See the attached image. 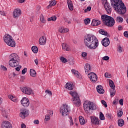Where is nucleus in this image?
<instances>
[{
  "mask_svg": "<svg viewBox=\"0 0 128 128\" xmlns=\"http://www.w3.org/2000/svg\"><path fill=\"white\" fill-rule=\"evenodd\" d=\"M84 44L88 48H96L98 46V40L94 35L88 34L84 36Z\"/></svg>",
  "mask_w": 128,
  "mask_h": 128,
  "instance_id": "f257e3e1",
  "label": "nucleus"
},
{
  "mask_svg": "<svg viewBox=\"0 0 128 128\" xmlns=\"http://www.w3.org/2000/svg\"><path fill=\"white\" fill-rule=\"evenodd\" d=\"M111 6L120 14H124L126 12V7L122 0H110Z\"/></svg>",
  "mask_w": 128,
  "mask_h": 128,
  "instance_id": "f03ea898",
  "label": "nucleus"
},
{
  "mask_svg": "<svg viewBox=\"0 0 128 128\" xmlns=\"http://www.w3.org/2000/svg\"><path fill=\"white\" fill-rule=\"evenodd\" d=\"M84 109L87 114H90L91 110H94L96 108V106L94 102L86 100L83 104Z\"/></svg>",
  "mask_w": 128,
  "mask_h": 128,
  "instance_id": "7ed1b4c3",
  "label": "nucleus"
},
{
  "mask_svg": "<svg viewBox=\"0 0 128 128\" xmlns=\"http://www.w3.org/2000/svg\"><path fill=\"white\" fill-rule=\"evenodd\" d=\"M101 20L104 24L109 28L114 26V19L112 16L106 14H103L101 16Z\"/></svg>",
  "mask_w": 128,
  "mask_h": 128,
  "instance_id": "20e7f679",
  "label": "nucleus"
},
{
  "mask_svg": "<svg viewBox=\"0 0 128 128\" xmlns=\"http://www.w3.org/2000/svg\"><path fill=\"white\" fill-rule=\"evenodd\" d=\"M10 60H9V66L12 68H16L20 64V58L16 53L12 54L10 56Z\"/></svg>",
  "mask_w": 128,
  "mask_h": 128,
  "instance_id": "39448f33",
  "label": "nucleus"
},
{
  "mask_svg": "<svg viewBox=\"0 0 128 128\" xmlns=\"http://www.w3.org/2000/svg\"><path fill=\"white\" fill-rule=\"evenodd\" d=\"M70 94L72 96V102L76 106H80L82 104V102H80V99L78 95L76 92H70Z\"/></svg>",
  "mask_w": 128,
  "mask_h": 128,
  "instance_id": "423d86ee",
  "label": "nucleus"
},
{
  "mask_svg": "<svg viewBox=\"0 0 128 128\" xmlns=\"http://www.w3.org/2000/svg\"><path fill=\"white\" fill-rule=\"evenodd\" d=\"M70 108L68 104H64L60 108V112L63 116H66L70 114Z\"/></svg>",
  "mask_w": 128,
  "mask_h": 128,
  "instance_id": "0eeeda50",
  "label": "nucleus"
},
{
  "mask_svg": "<svg viewBox=\"0 0 128 128\" xmlns=\"http://www.w3.org/2000/svg\"><path fill=\"white\" fill-rule=\"evenodd\" d=\"M88 78L92 82H96L98 80V76L94 72H90L88 75Z\"/></svg>",
  "mask_w": 128,
  "mask_h": 128,
  "instance_id": "6e6552de",
  "label": "nucleus"
},
{
  "mask_svg": "<svg viewBox=\"0 0 128 128\" xmlns=\"http://www.w3.org/2000/svg\"><path fill=\"white\" fill-rule=\"evenodd\" d=\"M20 90L22 93L30 95L34 94L32 88L28 87H23L21 88Z\"/></svg>",
  "mask_w": 128,
  "mask_h": 128,
  "instance_id": "1a4fd4ad",
  "label": "nucleus"
},
{
  "mask_svg": "<svg viewBox=\"0 0 128 128\" xmlns=\"http://www.w3.org/2000/svg\"><path fill=\"white\" fill-rule=\"evenodd\" d=\"M20 102L23 106H24V108H28V106H30V101L28 100V99L26 98H24L20 100Z\"/></svg>",
  "mask_w": 128,
  "mask_h": 128,
  "instance_id": "9d476101",
  "label": "nucleus"
},
{
  "mask_svg": "<svg viewBox=\"0 0 128 128\" xmlns=\"http://www.w3.org/2000/svg\"><path fill=\"white\" fill-rule=\"evenodd\" d=\"M28 116V112L26 109H22L20 114V116L22 118H26Z\"/></svg>",
  "mask_w": 128,
  "mask_h": 128,
  "instance_id": "9b49d317",
  "label": "nucleus"
},
{
  "mask_svg": "<svg viewBox=\"0 0 128 128\" xmlns=\"http://www.w3.org/2000/svg\"><path fill=\"white\" fill-rule=\"evenodd\" d=\"M104 7L108 14H110V12H112V7L110 6V3L108 2L107 0H106V2H105Z\"/></svg>",
  "mask_w": 128,
  "mask_h": 128,
  "instance_id": "f8f14e48",
  "label": "nucleus"
},
{
  "mask_svg": "<svg viewBox=\"0 0 128 128\" xmlns=\"http://www.w3.org/2000/svg\"><path fill=\"white\" fill-rule=\"evenodd\" d=\"M22 14V11L18 8L14 10L13 12V16L15 18H18Z\"/></svg>",
  "mask_w": 128,
  "mask_h": 128,
  "instance_id": "ddd939ff",
  "label": "nucleus"
},
{
  "mask_svg": "<svg viewBox=\"0 0 128 128\" xmlns=\"http://www.w3.org/2000/svg\"><path fill=\"white\" fill-rule=\"evenodd\" d=\"M2 128H12L11 124L8 121H4L2 124Z\"/></svg>",
  "mask_w": 128,
  "mask_h": 128,
  "instance_id": "4468645a",
  "label": "nucleus"
},
{
  "mask_svg": "<svg viewBox=\"0 0 128 128\" xmlns=\"http://www.w3.org/2000/svg\"><path fill=\"white\" fill-rule=\"evenodd\" d=\"M102 45L104 46H105V48H106V46H108L110 45V38H104L102 42Z\"/></svg>",
  "mask_w": 128,
  "mask_h": 128,
  "instance_id": "2eb2a0df",
  "label": "nucleus"
},
{
  "mask_svg": "<svg viewBox=\"0 0 128 128\" xmlns=\"http://www.w3.org/2000/svg\"><path fill=\"white\" fill-rule=\"evenodd\" d=\"M4 42H6V44H8L10 41H12L11 40H12V36H10V35L8 34H6L4 36Z\"/></svg>",
  "mask_w": 128,
  "mask_h": 128,
  "instance_id": "dca6fc26",
  "label": "nucleus"
},
{
  "mask_svg": "<svg viewBox=\"0 0 128 128\" xmlns=\"http://www.w3.org/2000/svg\"><path fill=\"white\" fill-rule=\"evenodd\" d=\"M84 70L86 74H88V72H90L92 71V66H90V64H85Z\"/></svg>",
  "mask_w": 128,
  "mask_h": 128,
  "instance_id": "f3484780",
  "label": "nucleus"
},
{
  "mask_svg": "<svg viewBox=\"0 0 128 128\" xmlns=\"http://www.w3.org/2000/svg\"><path fill=\"white\" fill-rule=\"evenodd\" d=\"M46 38L42 36L39 39V44L40 46H44L46 44Z\"/></svg>",
  "mask_w": 128,
  "mask_h": 128,
  "instance_id": "a211bd4d",
  "label": "nucleus"
},
{
  "mask_svg": "<svg viewBox=\"0 0 128 128\" xmlns=\"http://www.w3.org/2000/svg\"><path fill=\"white\" fill-rule=\"evenodd\" d=\"M91 122H92L93 124L98 125L100 124V120L96 117L91 118Z\"/></svg>",
  "mask_w": 128,
  "mask_h": 128,
  "instance_id": "6ab92c4d",
  "label": "nucleus"
},
{
  "mask_svg": "<svg viewBox=\"0 0 128 128\" xmlns=\"http://www.w3.org/2000/svg\"><path fill=\"white\" fill-rule=\"evenodd\" d=\"M96 90H97V92H98V94H104V89H102V85L98 86L96 87Z\"/></svg>",
  "mask_w": 128,
  "mask_h": 128,
  "instance_id": "aec40b11",
  "label": "nucleus"
},
{
  "mask_svg": "<svg viewBox=\"0 0 128 128\" xmlns=\"http://www.w3.org/2000/svg\"><path fill=\"white\" fill-rule=\"evenodd\" d=\"M100 21L98 20H96V19H94L92 22V26H100Z\"/></svg>",
  "mask_w": 128,
  "mask_h": 128,
  "instance_id": "412c9836",
  "label": "nucleus"
},
{
  "mask_svg": "<svg viewBox=\"0 0 128 128\" xmlns=\"http://www.w3.org/2000/svg\"><path fill=\"white\" fill-rule=\"evenodd\" d=\"M67 4L69 10H74V4H72V2L70 0H67Z\"/></svg>",
  "mask_w": 128,
  "mask_h": 128,
  "instance_id": "4be33fe9",
  "label": "nucleus"
},
{
  "mask_svg": "<svg viewBox=\"0 0 128 128\" xmlns=\"http://www.w3.org/2000/svg\"><path fill=\"white\" fill-rule=\"evenodd\" d=\"M99 32L101 34H102L103 36H106L107 38H110V34L108 33V32L102 29H100L99 30Z\"/></svg>",
  "mask_w": 128,
  "mask_h": 128,
  "instance_id": "5701e85b",
  "label": "nucleus"
},
{
  "mask_svg": "<svg viewBox=\"0 0 128 128\" xmlns=\"http://www.w3.org/2000/svg\"><path fill=\"white\" fill-rule=\"evenodd\" d=\"M6 44L9 46H11L12 48H14L16 46V42L13 39L11 40V41H9Z\"/></svg>",
  "mask_w": 128,
  "mask_h": 128,
  "instance_id": "b1692460",
  "label": "nucleus"
},
{
  "mask_svg": "<svg viewBox=\"0 0 128 128\" xmlns=\"http://www.w3.org/2000/svg\"><path fill=\"white\" fill-rule=\"evenodd\" d=\"M65 88H68V90H74V84L70 82L67 83L65 85Z\"/></svg>",
  "mask_w": 128,
  "mask_h": 128,
  "instance_id": "393cba45",
  "label": "nucleus"
},
{
  "mask_svg": "<svg viewBox=\"0 0 128 128\" xmlns=\"http://www.w3.org/2000/svg\"><path fill=\"white\" fill-rule=\"evenodd\" d=\"M70 30H68V28H64L62 27H60L58 30L59 32H60L61 34H64V32H68Z\"/></svg>",
  "mask_w": 128,
  "mask_h": 128,
  "instance_id": "a878e982",
  "label": "nucleus"
},
{
  "mask_svg": "<svg viewBox=\"0 0 128 128\" xmlns=\"http://www.w3.org/2000/svg\"><path fill=\"white\" fill-rule=\"evenodd\" d=\"M72 74H74L75 76H76V78H80V72H78V71L76 70L72 69Z\"/></svg>",
  "mask_w": 128,
  "mask_h": 128,
  "instance_id": "bb28decb",
  "label": "nucleus"
},
{
  "mask_svg": "<svg viewBox=\"0 0 128 128\" xmlns=\"http://www.w3.org/2000/svg\"><path fill=\"white\" fill-rule=\"evenodd\" d=\"M8 98L14 102H18V100H16V98L14 96L9 95L8 96Z\"/></svg>",
  "mask_w": 128,
  "mask_h": 128,
  "instance_id": "cd10ccee",
  "label": "nucleus"
},
{
  "mask_svg": "<svg viewBox=\"0 0 128 128\" xmlns=\"http://www.w3.org/2000/svg\"><path fill=\"white\" fill-rule=\"evenodd\" d=\"M124 120L122 119L118 120V126H124Z\"/></svg>",
  "mask_w": 128,
  "mask_h": 128,
  "instance_id": "c85d7f7f",
  "label": "nucleus"
},
{
  "mask_svg": "<svg viewBox=\"0 0 128 128\" xmlns=\"http://www.w3.org/2000/svg\"><path fill=\"white\" fill-rule=\"evenodd\" d=\"M30 76H36V70H34L33 69L30 70Z\"/></svg>",
  "mask_w": 128,
  "mask_h": 128,
  "instance_id": "c756f323",
  "label": "nucleus"
},
{
  "mask_svg": "<svg viewBox=\"0 0 128 128\" xmlns=\"http://www.w3.org/2000/svg\"><path fill=\"white\" fill-rule=\"evenodd\" d=\"M79 120L80 124L84 125V124H86V121L84 120V118L82 116H79Z\"/></svg>",
  "mask_w": 128,
  "mask_h": 128,
  "instance_id": "7c9ffc66",
  "label": "nucleus"
},
{
  "mask_svg": "<svg viewBox=\"0 0 128 128\" xmlns=\"http://www.w3.org/2000/svg\"><path fill=\"white\" fill-rule=\"evenodd\" d=\"M116 22H124V18H122L120 17V16H118L116 18Z\"/></svg>",
  "mask_w": 128,
  "mask_h": 128,
  "instance_id": "2f4dec72",
  "label": "nucleus"
},
{
  "mask_svg": "<svg viewBox=\"0 0 128 128\" xmlns=\"http://www.w3.org/2000/svg\"><path fill=\"white\" fill-rule=\"evenodd\" d=\"M109 84L112 89L116 88V86L112 80H111L109 81Z\"/></svg>",
  "mask_w": 128,
  "mask_h": 128,
  "instance_id": "473e14b6",
  "label": "nucleus"
},
{
  "mask_svg": "<svg viewBox=\"0 0 128 128\" xmlns=\"http://www.w3.org/2000/svg\"><path fill=\"white\" fill-rule=\"evenodd\" d=\"M48 22H50V20H52V22H54L56 20V16H52V17L48 18Z\"/></svg>",
  "mask_w": 128,
  "mask_h": 128,
  "instance_id": "72a5a7b5",
  "label": "nucleus"
},
{
  "mask_svg": "<svg viewBox=\"0 0 128 128\" xmlns=\"http://www.w3.org/2000/svg\"><path fill=\"white\" fill-rule=\"evenodd\" d=\"M110 94L111 96H114L116 94V90L114 88L110 90Z\"/></svg>",
  "mask_w": 128,
  "mask_h": 128,
  "instance_id": "f704fd0d",
  "label": "nucleus"
},
{
  "mask_svg": "<svg viewBox=\"0 0 128 128\" xmlns=\"http://www.w3.org/2000/svg\"><path fill=\"white\" fill-rule=\"evenodd\" d=\"M60 60H61L62 62H64V64H66V62H68V60H66V58H64L63 56H60Z\"/></svg>",
  "mask_w": 128,
  "mask_h": 128,
  "instance_id": "c9c22d12",
  "label": "nucleus"
},
{
  "mask_svg": "<svg viewBox=\"0 0 128 128\" xmlns=\"http://www.w3.org/2000/svg\"><path fill=\"white\" fill-rule=\"evenodd\" d=\"M56 0H54L50 3V4L48 6V8H50L52 6H56Z\"/></svg>",
  "mask_w": 128,
  "mask_h": 128,
  "instance_id": "e433bc0d",
  "label": "nucleus"
},
{
  "mask_svg": "<svg viewBox=\"0 0 128 128\" xmlns=\"http://www.w3.org/2000/svg\"><path fill=\"white\" fill-rule=\"evenodd\" d=\"M100 119L101 120H104V114L102 112H100Z\"/></svg>",
  "mask_w": 128,
  "mask_h": 128,
  "instance_id": "4c0bfd02",
  "label": "nucleus"
},
{
  "mask_svg": "<svg viewBox=\"0 0 128 128\" xmlns=\"http://www.w3.org/2000/svg\"><path fill=\"white\" fill-rule=\"evenodd\" d=\"M46 122H48V120H50V114H47L45 116V118H44Z\"/></svg>",
  "mask_w": 128,
  "mask_h": 128,
  "instance_id": "58836bf2",
  "label": "nucleus"
},
{
  "mask_svg": "<svg viewBox=\"0 0 128 128\" xmlns=\"http://www.w3.org/2000/svg\"><path fill=\"white\" fill-rule=\"evenodd\" d=\"M123 114L124 112H122V110H120L118 113V118H122Z\"/></svg>",
  "mask_w": 128,
  "mask_h": 128,
  "instance_id": "ea45409f",
  "label": "nucleus"
},
{
  "mask_svg": "<svg viewBox=\"0 0 128 128\" xmlns=\"http://www.w3.org/2000/svg\"><path fill=\"white\" fill-rule=\"evenodd\" d=\"M84 22L85 24L88 25V24H90V19L88 18H86L84 20Z\"/></svg>",
  "mask_w": 128,
  "mask_h": 128,
  "instance_id": "a19ab883",
  "label": "nucleus"
},
{
  "mask_svg": "<svg viewBox=\"0 0 128 128\" xmlns=\"http://www.w3.org/2000/svg\"><path fill=\"white\" fill-rule=\"evenodd\" d=\"M47 114H49L50 116H52V114H54V111L52 110H48L47 111Z\"/></svg>",
  "mask_w": 128,
  "mask_h": 128,
  "instance_id": "79ce46f5",
  "label": "nucleus"
},
{
  "mask_svg": "<svg viewBox=\"0 0 128 128\" xmlns=\"http://www.w3.org/2000/svg\"><path fill=\"white\" fill-rule=\"evenodd\" d=\"M40 20L42 22H46V20H44V15L41 14L40 17Z\"/></svg>",
  "mask_w": 128,
  "mask_h": 128,
  "instance_id": "37998d69",
  "label": "nucleus"
},
{
  "mask_svg": "<svg viewBox=\"0 0 128 128\" xmlns=\"http://www.w3.org/2000/svg\"><path fill=\"white\" fill-rule=\"evenodd\" d=\"M62 48H68V45L66 43H62Z\"/></svg>",
  "mask_w": 128,
  "mask_h": 128,
  "instance_id": "c03bdc74",
  "label": "nucleus"
},
{
  "mask_svg": "<svg viewBox=\"0 0 128 128\" xmlns=\"http://www.w3.org/2000/svg\"><path fill=\"white\" fill-rule=\"evenodd\" d=\"M106 117H107L108 120H112V114L110 113H107L106 114Z\"/></svg>",
  "mask_w": 128,
  "mask_h": 128,
  "instance_id": "a18cd8bd",
  "label": "nucleus"
},
{
  "mask_svg": "<svg viewBox=\"0 0 128 128\" xmlns=\"http://www.w3.org/2000/svg\"><path fill=\"white\" fill-rule=\"evenodd\" d=\"M70 126H74V121L72 120V117H70Z\"/></svg>",
  "mask_w": 128,
  "mask_h": 128,
  "instance_id": "49530a36",
  "label": "nucleus"
},
{
  "mask_svg": "<svg viewBox=\"0 0 128 128\" xmlns=\"http://www.w3.org/2000/svg\"><path fill=\"white\" fill-rule=\"evenodd\" d=\"M102 104H104V106L105 108H108V105L106 104V101H104V100H102L101 101Z\"/></svg>",
  "mask_w": 128,
  "mask_h": 128,
  "instance_id": "de8ad7c7",
  "label": "nucleus"
},
{
  "mask_svg": "<svg viewBox=\"0 0 128 128\" xmlns=\"http://www.w3.org/2000/svg\"><path fill=\"white\" fill-rule=\"evenodd\" d=\"M32 52H34V54H38V48H32Z\"/></svg>",
  "mask_w": 128,
  "mask_h": 128,
  "instance_id": "09e8293b",
  "label": "nucleus"
},
{
  "mask_svg": "<svg viewBox=\"0 0 128 128\" xmlns=\"http://www.w3.org/2000/svg\"><path fill=\"white\" fill-rule=\"evenodd\" d=\"M103 60H110V57L108 56H105L102 58Z\"/></svg>",
  "mask_w": 128,
  "mask_h": 128,
  "instance_id": "8fccbe9b",
  "label": "nucleus"
},
{
  "mask_svg": "<svg viewBox=\"0 0 128 128\" xmlns=\"http://www.w3.org/2000/svg\"><path fill=\"white\" fill-rule=\"evenodd\" d=\"M26 70H28V68H24V70H22V74H25L26 72Z\"/></svg>",
  "mask_w": 128,
  "mask_h": 128,
  "instance_id": "3c124183",
  "label": "nucleus"
},
{
  "mask_svg": "<svg viewBox=\"0 0 128 128\" xmlns=\"http://www.w3.org/2000/svg\"><path fill=\"white\" fill-rule=\"evenodd\" d=\"M45 92H46L47 94H48L49 96H52V92L50 90H46L45 91Z\"/></svg>",
  "mask_w": 128,
  "mask_h": 128,
  "instance_id": "603ef678",
  "label": "nucleus"
},
{
  "mask_svg": "<svg viewBox=\"0 0 128 128\" xmlns=\"http://www.w3.org/2000/svg\"><path fill=\"white\" fill-rule=\"evenodd\" d=\"M86 56H88V54L86 52H82V56L83 58H86Z\"/></svg>",
  "mask_w": 128,
  "mask_h": 128,
  "instance_id": "864d4df0",
  "label": "nucleus"
},
{
  "mask_svg": "<svg viewBox=\"0 0 128 128\" xmlns=\"http://www.w3.org/2000/svg\"><path fill=\"white\" fill-rule=\"evenodd\" d=\"M119 104H120V106H124V100L120 99L119 100Z\"/></svg>",
  "mask_w": 128,
  "mask_h": 128,
  "instance_id": "5fc2aeb1",
  "label": "nucleus"
},
{
  "mask_svg": "<svg viewBox=\"0 0 128 128\" xmlns=\"http://www.w3.org/2000/svg\"><path fill=\"white\" fill-rule=\"evenodd\" d=\"M124 34L126 38H128V31H125L124 33Z\"/></svg>",
  "mask_w": 128,
  "mask_h": 128,
  "instance_id": "6e6d98bb",
  "label": "nucleus"
},
{
  "mask_svg": "<svg viewBox=\"0 0 128 128\" xmlns=\"http://www.w3.org/2000/svg\"><path fill=\"white\" fill-rule=\"evenodd\" d=\"M20 68H22V66H18V67L16 68V70H17V72H20Z\"/></svg>",
  "mask_w": 128,
  "mask_h": 128,
  "instance_id": "4d7b16f0",
  "label": "nucleus"
},
{
  "mask_svg": "<svg viewBox=\"0 0 128 128\" xmlns=\"http://www.w3.org/2000/svg\"><path fill=\"white\" fill-rule=\"evenodd\" d=\"M104 76L105 78H110V76H111V75L110 74L108 75V73L106 72L104 74Z\"/></svg>",
  "mask_w": 128,
  "mask_h": 128,
  "instance_id": "13d9d810",
  "label": "nucleus"
},
{
  "mask_svg": "<svg viewBox=\"0 0 128 128\" xmlns=\"http://www.w3.org/2000/svg\"><path fill=\"white\" fill-rule=\"evenodd\" d=\"M118 100L114 99L113 101V104H118Z\"/></svg>",
  "mask_w": 128,
  "mask_h": 128,
  "instance_id": "bf43d9fd",
  "label": "nucleus"
},
{
  "mask_svg": "<svg viewBox=\"0 0 128 128\" xmlns=\"http://www.w3.org/2000/svg\"><path fill=\"white\" fill-rule=\"evenodd\" d=\"M1 68L3 70H8V68H6L4 67V66L2 65L1 66Z\"/></svg>",
  "mask_w": 128,
  "mask_h": 128,
  "instance_id": "052dcab7",
  "label": "nucleus"
},
{
  "mask_svg": "<svg viewBox=\"0 0 128 128\" xmlns=\"http://www.w3.org/2000/svg\"><path fill=\"white\" fill-rule=\"evenodd\" d=\"M34 123L36 124H40V121H38V120H34Z\"/></svg>",
  "mask_w": 128,
  "mask_h": 128,
  "instance_id": "680f3d73",
  "label": "nucleus"
},
{
  "mask_svg": "<svg viewBox=\"0 0 128 128\" xmlns=\"http://www.w3.org/2000/svg\"><path fill=\"white\" fill-rule=\"evenodd\" d=\"M0 14H1V16H5L6 13L4 11H0Z\"/></svg>",
  "mask_w": 128,
  "mask_h": 128,
  "instance_id": "e2e57ef3",
  "label": "nucleus"
},
{
  "mask_svg": "<svg viewBox=\"0 0 128 128\" xmlns=\"http://www.w3.org/2000/svg\"><path fill=\"white\" fill-rule=\"evenodd\" d=\"M118 52H124V49L118 48Z\"/></svg>",
  "mask_w": 128,
  "mask_h": 128,
  "instance_id": "0e129e2a",
  "label": "nucleus"
},
{
  "mask_svg": "<svg viewBox=\"0 0 128 128\" xmlns=\"http://www.w3.org/2000/svg\"><path fill=\"white\" fill-rule=\"evenodd\" d=\"M118 30H122V26L120 25L118 26Z\"/></svg>",
  "mask_w": 128,
  "mask_h": 128,
  "instance_id": "69168bd1",
  "label": "nucleus"
},
{
  "mask_svg": "<svg viewBox=\"0 0 128 128\" xmlns=\"http://www.w3.org/2000/svg\"><path fill=\"white\" fill-rule=\"evenodd\" d=\"M34 62L36 64H38V59H36L34 60Z\"/></svg>",
  "mask_w": 128,
  "mask_h": 128,
  "instance_id": "338daca9",
  "label": "nucleus"
},
{
  "mask_svg": "<svg viewBox=\"0 0 128 128\" xmlns=\"http://www.w3.org/2000/svg\"><path fill=\"white\" fill-rule=\"evenodd\" d=\"M26 128V124H22L21 128Z\"/></svg>",
  "mask_w": 128,
  "mask_h": 128,
  "instance_id": "774afa93",
  "label": "nucleus"
}]
</instances>
